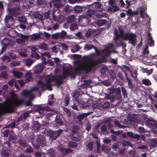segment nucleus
Returning a JSON list of instances; mask_svg holds the SVG:
<instances>
[{
  "instance_id": "nucleus-1",
  "label": "nucleus",
  "mask_w": 157,
  "mask_h": 157,
  "mask_svg": "<svg viewBox=\"0 0 157 157\" xmlns=\"http://www.w3.org/2000/svg\"><path fill=\"white\" fill-rule=\"evenodd\" d=\"M112 52V51H110L109 52H106L105 56L96 60L91 59L85 62L77 61V65L75 68V71L77 74H79L84 71L86 73H91L94 69L97 67L98 64L106 63V57Z\"/></svg>"
},
{
  "instance_id": "nucleus-2",
  "label": "nucleus",
  "mask_w": 157,
  "mask_h": 157,
  "mask_svg": "<svg viewBox=\"0 0 157 157\" xmlns=\"http://www.w3.org/2000/svg\"><path fill=\"white\" fill-rule=\"evenodd\" d=\"M23 101L21 99H13L11 104L10 100H6L3 102L0 103V117L5 113H10L13 112L14 109L13 106L18 107L23 105Z\"/></svg>"
},
{
  "instance_id": "nucleus-3",
  "label": "nucleus",
  "mask_w": 157,
  "mask_h": 157,
  "mask_svg": "<svg viewBox=\"0 0 157 157\" xmlns=\"http://www.w3.org/2000/svg\"><path fill=\"white\" fill-rule=\"evenodd\" d=\"M63 78L61 75H57L54 76L52 78H49L45 81L40 80L37 83L38 84L41 85V90L44 91L50 86L52 82H56L60 84L63 82Z\"/></svg>"
},
{
  "instance_id": "nucleus-4",
  "label": "nucleus",
  "mask_w": 157,
  "mask_h": 157,
  "mask_svg": "<svg viewBox=\"0 0 157 157\" xmlns=\"http://www.w3.org/2000/svg\"><path fill=\"white\" fill-rule=\"evenodd\" d=\"M119 31L120 32L119 34L120 36H122L123 39L125 40H129L131 44L135 46L136 44V35L135 33L127 32L123 35L124 31V30L121 28H119Z\"/></svg>"
},
{
  "instance_id": "nucleus-5",
  "label": "nucleus",
  "mask_w": 157,
  "mask_h": 157,
  "mask_svg": "<svg viewBox=\"0 0 157 157\" xmlns=\"http://www.w3.org/2000/svg\"><path fill=\"white\" fill-rule=\"evenodd\" d=\"M77 61L80 62L79 61H77L75 63V66L74 67V69L73 72H70L69 71V69L68 68H64L63 69V72L62 74V75L61 76L63 77V78H65L69 76H71L72 78H75V75H80L81 74H87L88 73H86L84 71L81 73L80 74H77L76 72L75 71V68L76 67V66L77 65Z\"/></svg>"
},
{
  "instance_id": "nucleus-6",
  "label": "nucleus",
  "mask_w": 157,
  "mask_h": 157,
  "mask_svg": "<svg viewBox=\"0 0 157 157\" xmlns=\"http://www.w3.org/2000/svg\"><path fill=\"white\" fill-rule=\"evenodd\" d=\"M78 20L80 25L82 26H87L90 21L87 17L82 15L79 16Z\"/></svg>"
},
{
  "instance_id": "nucleus-7",
  "label": "nucleus",
  "mask_w": 157,
  "mask_h": 157,
  "mask_svg": "<svg viewBox=\"0 0 157 157\" xmlns=\"http://www.w3.org/2000/svg\"><path fill=\"white\" fill-rule=\"evenodd\" d=\"M63 130L61 129L54 131H50L48 132V134L51 138L53 140H56L62 133Z\"/></svg>"
},
{
  "instance_id": "nucleus-8",
  "label": "nucleus",
  "mask_w": 157,
  "mask_h": 157,
  "mask_svg": "<svg viewBox=\"0 0 157 157\" xmlns=\"http://www.w3.org/2000/svg\"><path fill=\"white\" fill-rule=\"evenodd\" d=\"M19 38L17 39L16 42L20 44H22L25 42L28 39V36L27 35L20 34L19 35Z\"/></svg>"
},
{
  "instance_id": "nucleus-9",
  "label": "nucleus",
  "mask_w": 157,
  "mask_h": 157,
  "mask_svg": "<svg viewBox=\"0 0 157 157\" xmlns=\"http://www.w3.org/2000/svg\"><path fill=\"white\" fill-rule=\"evenodd\" d=\"M44 66L42 64H38L35 66L34 69V73L37 74L41 73L44 70Z\"/></svg>"
},
{
  "instance_id": "nucleus-10",
  "label": "nucleus",
  "mask_w": 157,
  "mask_h": 157,
  "mask_svg": "<svg viewBox=\"0 0 157 157\" xmlns=\"http://www.w3.org/2000/svg\"><path fill=\"white\" fill-rule=\"evenodd\" d=\"M145 124L150 128L157 127V121L153 120L148 119L145 121Z\"/></svg>"
},
{
  "instance_id": "nucleus-11",
  "label": "nucleus",
  "mask_w": 157,
  "mask_h": 157,
  "mask_svg": "<svg viewBox=\"0 0 157 157\" xmlns=\"http://www.w3.org/2000/svg\"><path fill=\"white\" fill-rule=\"evenodd\" d=\"M5 23L8 25H12L14 22V19L11 16L6 15L5 18Z\"/></svg>"
},
{
  "instance_id": "nucleus-12",
  "label": "nucleus",
  "mask_w": 157,
  "mask_h": 157,
  "mask_svg": "<svg viewBox=\"0 0 157 157\" xmlns=\"http://www.w3.org/2000/svg\"><path fill=\"white\" fill-rule=\"evenodd\" d=\"M38 111H39V113L40 114H42L43 113V111L44 110H49L50 111H52V110L51 109L50 107L48 106H42L40 105H38L37 108Z\"/></svg>"
},
{
  "instance_id": "nucleus-13",
  "label": "nucleus",
  "mask_w": 157,
  "mask_h": 157,
  "mask_svg": "<svg viewBox=\"0 0 157 157\" xmlns=\"http://www.w3.org/2000/svg\"><path fill=\"white\" fill-rule=\"evenodd\" d=\"M80 90V89H79L75 90L73 93V97L75 98L76 101H78L79 103L82 104V102L78 100V97L81 95Z\"/></svg>"
},
{
  "instance_id": "nucleus-14",
  "label": "nucleus",
  "mask_w": 157,
  "mask_h": 157,
  "mask_svg": "<svg viewBox=\"0 0 157 157\" xmlns=\"http://www.w3.org/2000/svg\"><path fill=\"white\" fill-rule=\"evenodd\" d=\"M7 34L9 36L12 38L16 37L19 35L16 30L13 29L10 30Z\"/></svg>"
},
{
  "instance_id": "nucleus-15",
  "label": "nucleus",
  "mask_w": 157,
  "mask_h": 157,
  "mask_svg": "<svg viewBox=\"0 0 157 157\" xmlns=\"http://www.w3.org/2000/svg\"><path fill=\"white\" fill-rule=\"evenodd\" d=\"M37 142L40 144L44 145L45 143V138L44 136H38L36 139Z\"/></svg>"
},
{
  "instance_id": "nucleus-16",
  "label": "nucleus",
  "mask_w": 157,
  "mask_h": 157,
  "mask_svg": "<svg viewBox=\"0 0 157 157\" xmlns=\"http://www.w3.org/2000/svg\"><path fill=\"white\" fill-rule=\"evenodd\" d=\"M148 43L149 46L150 47L154 46V41L153 40L150 33H148Z\"/></svg>"
},
{
  "instance_id": "nucleus-17",
  "label": "nucleus",
  "mask_w": 157,
  "mask_h": 157,
  "mask_svg": "<svg viewBox=\"0 0 157 157\" xmlns=\"http://www.w3.org/2000/svg\"><path fill=\"white\" fill-rule=\"evenodd\" d=\"M31 92L30 90H24L21 93V94L24 97H29L31 94Z\"/></svg>"
},
{
  "instance_id": "nucleus-18",
  "label": "nucleus",
  "mask_w": 157,
  "mask_h": 157,
  "mask_svg": "<svg viewBox=\"0 0 157 157\" xmlns=\"http://www.w3.org/2000/svg\"><path fill=\"white\" fill-rule=\"evenodd\" d=\"M93 112H89L87 113H82V114L79 115L78 116V119L80 121H82L84 118V117H87L91 114Z\"/></svg>"
},
{
  "instance_id": "nucleus-19",
  "label": "nucleus",
  "mask_w": 157,
  "mask_h": 157,
  "mask_svg": "<svg viewBox=\"0 0 157 157\" xmlns=\"http://www.w3.org/2000/svg\"><path fill=\"white\" fill-rule=\"evenodd\" d=\"M13 74L15 77L17 78H20L22 77L23 75L22 72L19 71H14Z\"/></svg>"
},
{
  "instance_id": "nucleus-20",
  "label": "nucleus",
  "mask_w": 157,
  "mask_h": 157,
  "mask_svg": "<svg viewBox=\"0 0 157 157\" xmlns=\"http://www.w3.org/2000/svg\"><path fill=\"white\" fill-rule=\"evenodd\" d=\"M2 42L5 46H11L12 42L11 40L9 39H4Z\"/></svg>"
},
{
  "instance_id": "nucleus-21",
  "label": "nucleus",
  "mask_w": 157,
  "mask_h": 157,
  "mask_svg": "<svg viewBox=\"0 0 157 157\" xmlns=\"http://www.w3.org/2000/svg\"><path fill=\"white\" fill-rule=\"evenodd\" d=\"M74 10L75 13H79L83 11V9L82 7L77 6L74 7Z\"/></svg>"
},
{
  "instance_id": "nucleus-22",
  "label": "nucleus",
  "mask_w": 157,
  "mask_h": 157,
  "mask_svg": "<svg viewBox=\"0 0 157 157\" xmlns=\"http://www.w3.org/2000/svg\"><path fill=\"white\" fill-rule=\"evenodd\" d=\"M32 73L30 72H27L25 75V78L26 81L29 82L31 81L33 78L32 77Z\"/></svg>"
},
{
  "instance_id": "nucleus-23",
  "label": "nucleus",
  "mask_w": 157,
  "mask_h": 157,
  "mask_svg": "<svg viewBox=\"0 0 157 157\" xmlns=\"http://www.w3.org/2000/svg\"><path fill=\"white\" fill-rule=\"evenodd\" d=\"M41 125L38 121H36L33 125V129L35 131L38 130L40 127Z\"/></svg>"
},
{
  "instance_id": "nucleus-24",
  "label": "nucleus",
  "mask_w": 157,
  "mask_h": 157,
  "mask_svg": "<svg viewBox=\"0 0 157 157\" xmlns=\"http://www.w3.org/2000/svg\"><path fill=\"white\" fill-rule=\"evenodd\" d=\"M55 121L59 125H63V121L62 120V119L60 118L59 116L58 115H56Z\"/></svg>"
},
{
  "instance_id": "nucleus-25",
  "label": "nucleus",
  "mask_w": 157,
  "mask_h": 157,
  "mask_svg": "<svg viewBox=\"0 0 157 157\" xmlns=\"http://www.w3.org/2000/svg\"><path fill=\"white\" fill-rule=\"evenodd\" d=\"M78 146V144L73 141H70L68 143V146L71 148H75L77 147Z\"/></svg>"
},
{
  "instance_id": "nucleus-26",
  "label": "nucleus",
  "mask_w": 157,
  "mask_h": 157,
  "mask_svg": "<svg viewBox=\"0 0 157 157\" xmlns=\"http://www.w3.org/2000/svg\"><path fill=\"white\" fill-rule=\"evenodd\" d=\"M110 103L108 101H104L101 105V107L102 108L106 109L109 107Z\"/></svg>"
},
{
  "instance_id": "nucleus-27",
  "label": "nucleus",
  "mask_w": 157,
  "mask_h": 157,
  "mask_svg": "<svg viewBox=\"0 0 157 157\" xmlns=\"http://www.w3.org/2000/svg\"><path fill=\"white\" fill-rule=\"evenodd\" d=\"M142 83L146 86H149L151 85L150 81L148 79H143L142 81Z\"/></svg>"
},
{
  "instance_id": "nucleus-28",
  "label": "nucleus",
  "mask_w": 157,
  "mask_h": 157,
  "mask_svg": "<svg viewBox=\"0 0 157 157\" xmlns=\"http://www.w3.org/2000/svg\"><path fill=\"white\" fill-rule=\"evenodd\" d=\"M107 21L104 19L99 20L97 21V24L100 26H102L106 24L107 23Z\"/></svg>"
},
{
  "instance_id": "nucleus-29",
  "label": "nucleus",
  "mask_w": 157,
  "mask_h": 157,
  "mask_svg": "<svg viewBox=\"0 0 157 157\" xmlns=\"http://www.w3.org/2000/svg\"><path fill=\"white\" fill-rule=\"evenodd\" d=\"M21 10L20 7H17L13 8H10L9 9V11L10 12H19Z\"/></svg>"
},
{
  "instance_id": "nucleus-30",
  "label": "nucleus",
  "mask_w": 157,
  "mask_h": 157,
  "mask_svg": "<svg viewBox=\"0 0 157 157\" xmlns=\"http://www.w3.org/2000/svg\"><path fill=\"white\" fill-rule=\"evenodd\" d=\"M18 142L20 145L24 148L26 147L27 146V144L25 140H19Z\"/></svg>"
},
{
  "instance_id": "nucleus-31",
  "label": "nucleus",
  "mask_w": 157,
  "mask_h": 157,
  "mask_svg": "<svg viewBox=\"0 0 157 157\" xmlns=\"http://www.w3.org/2000/svg\"><path fill=\"white\" fill-rule=\"evenodd\" d=\"M33 61L29 59H28L25 60V64L28 67H30L33 63Z\"/></svg>"
},
{
  "instance_id": "nucleus-32",
  "label": "nucleus",
  "mask_w": 157,
  "mask_h": 157,
  "mask_svg": "<svg viewBox=\"0 0 157 157\" xmlns=\"http://www.w3.org/2000/svg\"><path fill=\"white\" fill-rule=\"evenodd\" d=\"M80 49V47L79 45L75 46L71 48V51L72 52H75Z\"/></svg>"
},
{
  "instance_id": "nucleus-33",
  "label": "nucleus",
  "mask_w": 157,
  "mask_h": 157,
  "mask_svg": "<svg viewBox=\"0 0 157 157\" xmlns=\"http://www.w3.org/2000/svg\"><path fill=\"white\" fill-rule=\"evenodd\" d=\"M70 97L68 94H67L66 95V97L64 99L65 101V105L66 106H68L69 105L70 100Z\"/></svg>"
},
{
  "instance_id": "nucleus-34",
  "label": "nucleus",
  "mask_w": 157,
  "mask_h": 157,
  "mask_svg": "<svg viewBox=\"0 0 157 157\" xmlns=\"http://www.w3.org/2000/svg\"><path fill=\"white\" fill-rule=\"evenodd\" d=\"M90 83L88 80H85L84 81L83 83L81 84V87L82 88H86L89 85Z\"/></svg>"
},
{
  "instance_id": "nucleus-35",
  "label": "nucleus",
  "mask_w": 157,
  "mask_h": 157,
  "mask_svg": "<svg viewBox=\"0 0 157 157\" xmlns=\"http://www.w3.org/2000/svg\"><path fill=\"white\" fill-rule=\"evenodd\" d=\"M61 151L64 154L71 153L73 151L72 149L70 148H63L61 149Z\"/></svg>"
},
{
  "instance_id": "nucleus-36",
  "label": "nucleus",
  "mask_w": 157,
  "mask_h": 157,
  "mask_svg": "<svg viewBox=\"0 0 157 157\" xmlns=\"http://www.w3.org/2000/svg\"><path fill=\"white\" fill-rule=\"evenodd\" d=\"M75 18V17L74 15H71L67 17V20L68 22L71 23L74 21Z\"/></svg>"
},
{
  "instance_id": "nucleus-37",
  "label": "nucleus",
  "mask_w": 157,
  "mask_h": 157,
  "mask_svg": "<svg viewBox=\"0 0 157 157\" xmlns=\"http://www.w3.org/2000/svg\"><path fill=\"white\" fill-rule=\"evenodd\" d=\"M85 48L87 50H90L92 48L95 49L96 47L93 45H89L88 44H86L85 45Z\"/></svg>"
},
{
  "instance_id": "nucleus-38",
  "label": "nucleus",
  "mask_w": 157,
  "mask_h": 157,
  "mask_svg": "<svg viewBox=\"0 0 157 157\" xmlns=\"http://www.w3.org/2000/svg\"><path fill=\"white\" fill-rule=\"evenodd\" d=\"M95 11L94 10L89 9L87 10L86 13V15L89 16L91 17L94 13Z\"/></svg>"
},
{
  "instance_id": "nucleus-39",
  "label": "nucleus",
  "mask_w": 157,
  "mask_h": 157,
  "mask_svg": "<svg viewBox=\"0 0 157 157\" xmlns=\"http://www.w3.org/2000/svg\"><path fill=\"white\" fill-rule=\"evenodd\" d=\"M40 49H45L46 50L48 49L47 44L45 43H43L41 44L40 45Z\"/></svg>"
},
{
  "instance_id": "nucleus-40",
  "label": "nucleus",
  "mask_w": 157,
  "mask_h": 157,
  "mask_svg": "<svg viewBox=\"0 0 157 157\" xmlns=\"http://www.w3.org/2000/svg\"><path fill=\"white\" fill-rule=\"evenodd\" d=\"M101 149L102 151L106 153L109 152L110 150L109 147L105 145L102 146Z\"/></svg>"
},
{
  "instance_id": "nucleus-41",
  "label": "nucleus",
  "mask_w": 157,
  "mask_h": 157,
  "mask_svg": "<svg viewBox=\"0 0 157 157\" xmlns=\"http://www.w3.org/2000/svg\"><path fill=\"white\" fill-rule=\"evenodd\" d=\"M18 21L20 22L25 23L27 22L26 18L23 16H21L18 18Z\"/></svg>"
},
{
  "instance_id": "nucleus-42",
  "label": "nucleus",
  "mask_w": 157,
  "mask_h": 157,
  "mask_svg": "<svg viewBox=\"0 0 157 157\" xmlns=\"http://www.w3.org/2000/svg\"><path fill=\"white\" fill-rule=\"evenodd\" d=\"M126 80L128 82V87L131 89H132L133 88V86L132 83V80L128 78H127Z\"/></svg>"
},
{
  "instance_id": "nucleus-43",
  "label": "nucleus",
  "mask_w": 157,
  "mask_h": 157,
  "mask_svg": "<svg viewBox=\"0 0 157 157\" xmlns=\"http://www.w3.org/2000/svg\"><path fill=\"white\" fill-rule=\"evenodd\" d=\"M109 74L113 79H115L116 78V74L113 70H110L109 72Z\"/></svg>"
},
{
  "instance_id": "nucleus-44",
  "label": "nucleus",
  "mask_w": 157,
  "mask_h": 157,
  "mask_svg": "<svg viewBox=\"0 0 157 157\" xmlns=\"http://www.w3.org/2000/svg\"><path fill=\"white\" fill-rule=\"evenodd\" d=\"M122 92L124 98L128 97L127 94L126 89L123 87H121Z\"/></svg>"
},
{
  "instance_id": "nucleus-45",
  "label": "nucleus",
  "mask_w": 157,
  "mask_h": 157,
  "mask_svg": "<svg viewBox=\"0 0 157 157\" xmlns=\"http://www.w3.org/2000/svg\"><path fill=\"white\" fill-rule=\"evenodd\" d=\"M113 44H109L108 46L106 47L105 49L104 50V51H105L106 52H109L110 51H111L110 50V49L111 48H113Z\"/></svg>"
},
{
  "instance_id": "nucleus-46",
  "label": "nucleus",
  "mask_w": 157,
  "mask_h": 157,
  "mask_svg": "<svg viewBox=\"0 0 157 157\" xmlns=\"http://www.w3.org/2000/svg\"><path fill=\"white\" fill-rule=\"evenodd\" d=\"M0 77L4 79H7L8 77L7 73L5 71H2L1 73Z\"/></svg>"
},
{
  "instance_id": "nucleus-47",
  "label": "nucleus",
  "mask_w": 157,
  "mask_h": 157,
  "mask_svg": "<svg viewBox=\"0 0 157 157\" xmlns=\"http://www.w3.org/2000/svg\"><path fill=\"white\" fill-rule=\"evenodd\" d=\"M101 31L100 29H96L92 31V34L94 35L97 36L101 33Z\"/></svg>"
},
{
  "instance_id": "nucleus-48",
  "label": "nucleus",
  "mask_w": 157,
  "mask_h": 157,
  "mask_svg": "<svg viewBox=\"0 0 157 157\" xmlns=\"http://www.w3.org/2000/svg\"><path fill=\"white\" fill-rule=\"evenodd\" d=\"M1 59L2 60L7 62H9L11 60L10 58L8 56L6 55L2 56Z\"/></svg>"
},
{
  "instance_id": "nucleus-49",
  "label": "nucleus",
  "mask_w": 157,
  "mask_h": 157,
  "mask_svg": "<svg viewBox=\"0 0 157 157\" xmlns=\"http://www.w3.org/2000/svg\"><path fill=\"white\" fill-rule=\"evenodd\" d=\"M67 34V33L64 30H62L59 34V36L60 38H63Z\"/></svg>"
},
{
  "instance_id": "nucleus-50",
  "label": "nucleus",
  "mask_w": 157,
  "mask_h": 157,
  "mask_svg": "<svg viewBox=\"0 0 157 157\" xmlns=\"http://www.w3.org/2000/svg\"><path fill=\"white\" fill-rule=\"evenodd\" d=\"M39 85V86H38L37 87H34L30 90L31 93L33 91H37L39 89H41V85Z\"/></svg>"
},
{
  "instance_id": "nucleus-51",
  "label": "nucleus",
  "mask_w": 157,
  "mask_h": 157,
  "mask_svg": "<svg viewBox=\"0 0 157 157\" xmlns=\"http://www.w3.org/2000/svg\"><path fill=\"white\" fill-rule=\"evenodd\" d=\"M10 64L11 67H13L19 65L20 64V63L19 62L13 61L10 63Z\"/></svg>"
},
{
  "instance_id": "nucleus-52",
  "label": "nucleus",
  "mask_w": 157,
  "mask_h": 157,
  "mask_svg": "<svg viewBox=\"0 0 157 157\" xmlns=\"http://www.w3.org/2000/svg\"><path fill=\"white\" fill-rule=\"evenodd\" d=\"M97 16L98 17L101 18L103 17H107L108 15L105 13H103L101 14L98 13L97 14Z\"/></svg>"
},
{
  "instance_id": "nucleus-53",
  "label": "nucleus",
  "mask_w": 157,
  "mask_h": 157,
  "mask_svg": "<svg viewBox=\"0 0 157 157\" xmlns=\"http://www.w3.org/2000/svg\"><path fill=\"white\" fill-rule=\"evenodd\" d=\"M25 153H31L33 152L32 147L31 146H30L27 148L25 151Z\"/></svg>"
},
{
  "instance_id": "nucleus-54",
  "label": "nucleus",
  "mask_w": 157,
  "mask_h": 157,
  "mask_svg": "<svg viewBox=\"0 0 157 157\" xmlns=\"http://www.w3.org/2000/svg\"><path fill=\"white\" fill-rule=\"evenodd\" d=\"M115 124L119 128H124V126L120 124L118 121H116L114 122Z\"/></svg>"
},
{
  "instance_id": "nucleus-55",
  "label": "nucleus",
  "mask_w": 157,
  "mask_h": 157,
  "mask_svg": "<svg viewBox=\"0 0 157 157\" xmlns=\"http://www.w3.org/2000/svg\"><path fill=\"white\" fill-rule=\"evenodd\" d=\"M10 132L9 129L5 130L3 132V136L5 137H7L8 136Z\"/></svg>"
},
{
  "instance_id": "nucleus-56",
  "label": "nucleus",
  "mask_w": 157,
  "mask_h": 157,
  "mask_svg": "<svg viewBox=\"0 0 157 157\" xmlns=\"http://www.w3.org/2000/svg\"><path fill=\"white\" fill-rule=\"evenodd\" d=\"M70 29L71 30L73 31L78 29V26L76 24H73L71 26Z\"/></svg>"
},
{
  "instance_id": "nucleus-57",
  "label": "nucleus",
  "mask_w": 157,
  "mask_h": 157,
  "mask_svg": "<svg viewBox=\"0 0 157 157\" xmlns=\"http://www.w3.org/2000/svg\"><path fill=\"white\" fill-rule=\"evenodd\" d=\"M78 129L79 128L78 126H73L72 132L73 133H75L78 132Z\"/></svg>"
},
{
  "instance_id": "nucleus-58",
  "label": "nucleus",
  "mask_w": 157,
  "mask_h": 157,
  "mask_svg": "<svg viewBox=\"0 0 157 157\" xmlns=\"http://www.w3.org/2000/svg\"><path fill=\"white\" fill-rule=\"evenodd\" d=\"M87 147L90 150H92L93 148V144L91 142L89 143L87 146Z\"/></svg>"
},
{
  "instance_id": "nucleus-59",
  "label": "nucleus",
  "mask_w": 157,
  "mask_h": 157,
  "mask_svg": "<svg viewBox=\"0 0 157 157\" xmlns=\"http://www.w3.org/2000/svg\"><path fill=\"white\" fill-rule=\"evenodd\" d=\"M117 76L119 78L122 80H124V79L123 75L121 72H119L117 74Z\"/></svg>"
},
{
  "instance_id": "nucleus-60",
  "label": "nucleus",
  "mask_w": 157,
  "mask_h": 157,
  "mask_svg": "<svg viewBox=\"0 0 157 157\" xmlns=\"http://www.w3.org/2000/svg\"><path fill=\"white\" fill-rule=\"evenodd\" d=\"M156 145V142L154 140H152L150 143V145L151 146L154 147Z\"/></svg>"
},
{
  "instance_id": "nucleus-61",
  "label": "nucleus",
  "mask_w": 157,
  "mask_h": 157,
  "mask_svg": "<svg viewBox=\"0 0 157 157\" xmlns=\"http://www.w3.org/2000/svg\"><path fill=\"white\" fill-rule=\"evenodd\" d=\"M29 111L25 112L23 114V118L26 119L29 116Z\"/></svg>"
},
{
  "instance_id": "nucleus-62",
  "label": "nucleus",
  "mask_w": 157,
  "mask_h": 157,
  "mask_svg": "<svg viewBox=\"0 0 157 157\" xmlns=\"http://www.w3.org/2000/svg\"><path fill=\"white\" fill-rule=\"evenodd\" d=\"M31 56L33 57L36 58L37 59L39 58L40 57L39 55L36 52L33 53L31 54Z\"/></svg>"
},
{
  "instance_id": "nucleus-63",
  "label": "nucleus",
  "mask_w": 157,
  "mask_h": 157,
  "mask_svg": "<svg viewBox=\"0 0 157 157\" xmlns=\"http://www.w3.org/2000/svg\"><path fill=\"white\" fill-rule=\"evenodd\" d=\"M45 0H37V4L39 6L43 5L45 2Z\"/></svg>"
},
{
  "instance_id": "nucleus-64",
  "label": "nucleus",
  "mask_w": 157,
  "mask_h": 157,
  "mask_svg": "<svg viewBox=\"0 0 157 157\" xmlns=\"http://www.w3.org/2000/svg\"><path fill=\"white\" fill-rule=\"evenodd\" d=\"M63 110L68 116H70L71 115V112L67 108H63Z\"/></svg>"
}]
</instances>
